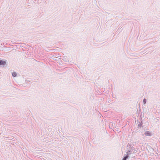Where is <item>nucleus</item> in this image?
<instances>
[{
	"instance_id": "39448f33",
	"label": "nucleus",
	"mask_w": 160,
	"mask_h": 160,
	"mask_svg": "<svg viewBox=\"0 0 160 160\" xmlns=\"http://www.w3.org/2000/svg\"><path fill=\"white\" fill-rule=\"evenodd\" d=\"M146 99H144L143 100V102L144 104L146 102Z\"/></svg>"
},
{
	"instance_id": "7ed1b4c3",
	"label": "nucleus",
	"mask_w": 160,
	"mask_h": 160,
	"mask_svg": "<svg viewBox=\"0 0 160 160\" xmlns=\"http://www.w3.org/2000/svg\"><path fill=\"white\" fill-rule=\"evenodd\" d=\"M12 75L14 77H16L17 75L16 73L15 72H13L12 73Z\"/></svg>"
},
{
	"instance_id": "f03ea898",
	"label": "nucleus",
	"mask_w": 160,
	"mask_h": 160,
	"mask_svg": "<svg viewBox=\"0 0 160 160\" xmlns=\"http://www.w3.org/2000/svg\"><path fill=\"white\" fill-rule=\"evenodd\" d=\"M6 62L4 61L0 60V65H4L6 64Z\"/></svg>"
},
{
	"instance_id": "20e7f679",
	"label": "nucleus",
	"mask_w": 160,
	"mask_h": 160,
	"mask_svg": "<svg viewBox=\"0 0 160 160\" xmlns=\"http://www.w3.org/2000/svg\"><path fill=\"white\" fill-rule=\"evenodd\" d=\"M128 157V155H126L125 156L124 158L122 159V160H126L127 158Z\"/></svg>"
},
{
	"instance_id": "f257e3e1",
	"label": "nucleus",
	"mask_w": 160,
	"mask_h": 160,
	"mask_svg": "<svg viewBox=\"0 0 160 160\" xmlns=\"http://www.w3.org/2000/svg\"><path fill=\"white\" fill-rule=\"evenodd\" d=\"M145 134L146 136H151L152 135V134L151 132L148 131H146L145 132Z\"/></svg>"
}]
</instances>
